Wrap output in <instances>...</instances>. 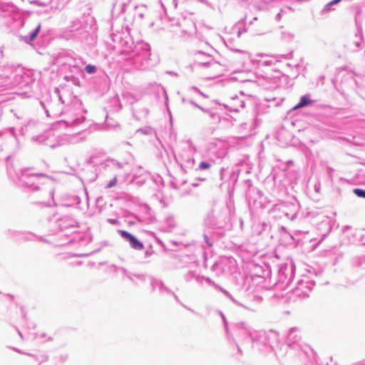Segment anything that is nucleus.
Segmentation results:
<instances>
[{
	"mask_svg": "<svg viewBox=\"0 0 365 365\" xmlns=\"http://www.w3.org/2000/svg\"><path fill=\"white\" fill-rule=\"evenodd\" d=\"M311 103H312V101L309 98V97L307 96H303L301 98L300 102L298 104H297L295 106H294L293 109L294 110L299 109L301 108L308 106Z\"/></svg>",
	"mask_w": 365,
	"mask_h": 365,
	"instance_id": "nucleus-3",
	"label": "nucleus"
},
{
	"mask_svg": "<svg viewBox=\"0 0 365 365\" xmlns=\"http://www.w3.org/2000/svg\"><path fill=\"white\" fill-rule=\"evenodd\" d=\"M41 25L39 24L36 30L32 33V34L30 36V41H34V38L36 37L37 34H38L40 31Z\"/></svg>",
	"mask_w": 365,
	"mask_h": 365,
	"instance_id": "nucleus-6",
	"label": "nucleus"
},
{
	"mask_svg": "<svg viewBox=\"0 0 365 365\" xmlns=\"http://www.w3.org/2000/svg\"><path fill=\"white\" fill-rule=\"evenodd\" d=\"M354 193L359 197L365 198V190H364L359 189V188L354 189Z\"/></svg>",
	"mask_w": 365,
	"mask_h": 365,
	"instance_id": "nucleus-4",
	"label": "nucleus"
},
{
	"mask_svg": "<svg viewBox=\"0 0 365 365\" xmlns=\"http://www.w3.org/2000/svg\"><path fill=\"white\" fill-rule=\"evenodd\" d=\"M120 234L122 237L126 239L132 248L138 250H141L144 248L143 242L139 241L133 235L125 230H120Z\"/></svg>",
	"mask_w": 365,
	"mask_h": 365,
	"instance_id": "nucleus-1",
	"label": "nucleus"
},
{
	"mask_svg": "<svg viewBox=\"0 0 365 365\" xmlns=\"http://www.w3.org/2000/svg\"><path fill=\"white\" fill-rule=\"evenodd\" d=\"M209 64L210 65L211 67L209 74L212 76V77L215 78L222 74V68L219 63H217V62H212L210 63Z\"/></svg>",
	"mask_w": 365,
	"mask_h": 365,
	"instance_id": "nucleus-2",
	"label": "nucleus"
},
{
	"mask_svg": "<svg viewBox=\"0 0 365 365\" xmlns=\"http://www.w3.org/2000/svg\"><path fill=\"white\" fill-rule=\"evenodd\" d=\"M117 183V178L116 177H114L110 182L107 185V187L108 188H110L113 186H115Z\"/></svg>",
	"mask_w": 365,
	"mask_h": 365,
	"instance_id": "nucleus-8",
	"label": "nucleus"
},
{
	"mask_svg": "<svg viewBox=\"0 0 365 365\" xmlns=\"http://www.w3.org/2000/svg\"><path fill=\"white\" fill-rule=\"evenodd\" d=\"M210 164L205 162H201L199 165V168L200 170H205L210 168Z\"/></svg>",
	"mask_w": 365,
	"mask_h": 365,
	"instance_id": "nucleus-7",
	"label": "nucleus"
},
{
	"mask_svg": "<svg viewBox=\"0 0 365 365\" xmlns=\"http://www.w3.org/2000/svg\"><path fill=\"white\" fill-rule=\"evenodd\" d=\"M85 70L88 73H94L96 71V67L95 66L89 64L85 67Z\"/></svg>",
	"mask_w": 365,
	"mask_h": 365,
	"instance_id": "nucleus-5",
	"label": "nucleus"
},
{
	"mask_svg": "<svg viewBox=\"0 0 365 365\" xmlns=\"http://www.w3.org/2000/svg\"><path fill=\"white\" fill-rule=\"evenodd\" d=\"M341 0H332L331 1L329 2L327 5H326V7H329L334 4H336L338 3H339Z\"/></svg>",
	"mask_w": 365,
	"mask_h": 365,
	"instance_id": "nucleus-9",
	"label": "nucleus"
}]
</instances>
